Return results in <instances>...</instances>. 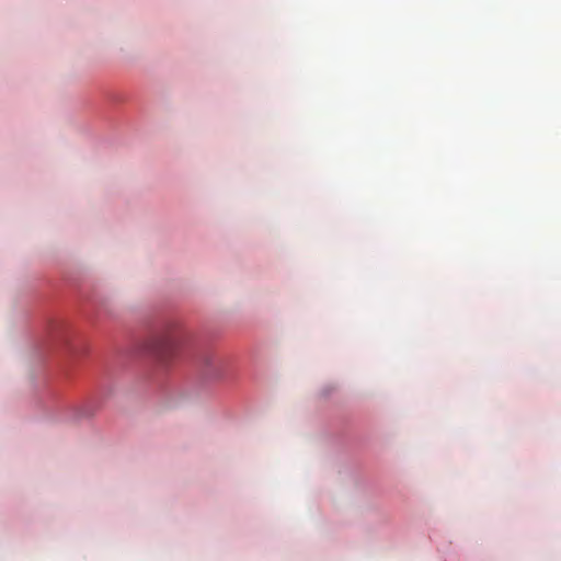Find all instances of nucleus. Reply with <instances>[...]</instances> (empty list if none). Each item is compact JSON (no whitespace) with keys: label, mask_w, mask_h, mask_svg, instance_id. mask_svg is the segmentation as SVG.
<instances>
[{"label":"nucleus","mask_w":561,"mask_h":561,"mask_svg":"<svg viewBox=\"0 0 561 561\" xmlns=\"http://www.w3.org/2000/svg\"><path fill=\"white\" fill-rule=\"evenodd\" d=\"M182 341V328L178 321L167 322L148 341V351L159 360L168 362Z\"/></svg>","instance_id":"nucleus-1"}]
</instances>
